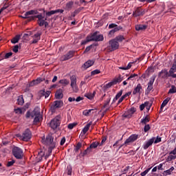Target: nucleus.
<instances>
[{"mask_svg": "<svg viewBox=\"0 0 176 176\" xmlns=\"http://www.w3.org/2000/svg\"><path fill=\"white\" fill-rule=\"evenodd\" d=\"M34 14L37 15L32 16H34ZM21 17H22V19H30V20H35V19H38V24L40 25V27H43V25H45V16L43 15V14H38V10H32L28 11L25 13L23 16Z\"/></svg>", "mask_w": 176, "mask_h": 176, "instance_id": "1", "label": "nucleus"}, {"mask_svg": "<svg viewBox=\"0 0 176 176\" xmlns=\"http://www.w3.org/2000/svg\"><path fill=\"white\" fill-rule=\"evenodd\" d=\"M26 118L34 119V123H38L42 120V114H41V109L36 107L32 111H28L26 113Z\"/></svg>", "mask_w": 176, "mask_h": 176, "instance_id": "2", "label": "nucleus"}, {"mask_svg": "<svg viewBox=\"0 0 176 176\" xmlns=\"http://www.w3.org/2000/svg\"><path fill=\"white\" fill-rule=\"evenodd\" d=\"M45 144L48 147V153L49 155L52 153V151L56 148V140H54V138L53 137V133H49L45 138Z\"/></svg>", "mask_w": 176, "mask_h": 176, "instance_id": "3", "label": "nucleus"}, {"mask_svg": "<svg viewBox=\"0 0 176 176\" xmlns=\"http://www.w3.org/2000/svg\"><path fill=\"white\" fill-rule=\"evenodd\" d=\"M61 124V116H57L54 119H52L50 123V126L53 130H56Z\"/></svg>", "mask_w": 176, "mask_h": 176, "instance_id": "4", "label": "nucleus"}, {"mask_svg": "<svg viewBox=\"0 0 176 176\" xmlns=\"http://www.w3.org/2000/svg\"><path fill=\"white\" fill-rule=\"evenodd\" d=\"M109 46L107 47L108 52H113V50H116L119 49V43L114 38L111 40L109 42Z\"/></svg>", "mask_w": 176, "mask_h": 176, "instance_id": "5", "label": "nucleus"}, {"mask_svg": "<svg viewBox=\"0 0 176 176\" xmlns=\"http://www.w3.org/2000/svg\"><path fill=\"white\" fill-rule=\"evenodd\" d=\"M71 80V87L74 93H78L79 91V88H78V85H76V76H72L70 77Z\"/></svg>", "mask_w": 176, "mask_h": 176, "instance_id": "6", "label": "nucleus"}, {"mask_svg": "<svg viewBox=\"0 0 176 176\" xmlns=\"http://www.w3.org/2000/svg\"><path fill=\"white\" fill-rule=\"evenodd\" d=\"M12 153L16 159H21L23 157V150L19 147H14Z\"/></svg>", "mask_w": 176, "mask_h": 176, "instance_id": "7", "label": "nucleus"}, {"mask_svg": "<svg viewBox=\"0 0 176 176\" xmlns=\"http://www.w3.org/2000/svg\"><path fill=\"white\" fill-rule=\"evenodd\" d=\"M91 41H95V42H100L104 41V36L102 34H98V32H94L91 36H89Z\"/></svg>", "mask_w": 176, "mask_h": 176, "instance_id": "8", "label": "nucleus"}, {"mask_svg": "<svg viewBox=\"0 0 176 176\" xmlns=\"http://www.w3.org/2000/svg\"><path fill=\"white\" fill-rule=\"evenodd\" d=\"M20 138L22 140V141H28L29 140H31V131L30 129H26L22 134V135L20 136Z\"/></svg>", "mask_w": 176, "mask_h": 176, "instance_id": "9", "label": "nucleus"}, {"mask_svg": "<svg viewBox=\"0 0 176 176\" xmlns=\"http://www.w3.org/2000/svg\"><path fill=\"white\" fill-rule=\"evenodd\" d=\"M145 14V10H143L141 8H138L133 12V17H140L141 16H144Z\"/></svg>", "mask_w": 176, "mask_h": 176, "instance_id": "10", "label": "nucleus"}, {"mask_svg": "<svg viewBox=\"0 0 176 176\" xmlns=\"http://www.w3.org/2000/svg\"><path fill=\"white\" fill-rule=\"evenodd\" d=\"M64 105V102L63 100H56L54 102V104L51 107L52 111H54V109H57V108H61Z\"/></svg>", "mask_w": 176, "mask_h": 176, "instance_id": "11", "label": "nucleus"}, {"mask_svg": "<svg viewBox=\"0 0 176 176\" xmlns=\"http://www.w3.org/2000/svg\"><path fill=\"white\" fill-rule=\"evenodd\" d=\"M136 109L134 107L131 108L129 110L125 111V113L123 114L124 118H127L128 119H130L131 116L134 114L135 112Z\"/></svg>", "mask_w": 176, "mask_h": 176, "instance_id": "12", "label": "nucleus"}, {"mask_svg": "<svg viewBox=\"0 0 176 176\" xmlns=\"http://www.w3.org/2000/svg\"><path fill=\"white\" fill-rule=\"evenodd\" d=\"M74 57V51H69L65 55H63L60 60L61 61H67V60H69V58H72Z\"/></svg>", "mask_w": 176, "mask_h": 176, "instance_id": "13", "label": "nucleus"}, {"mask_svg": "<svg viewBox=\"0 0 176 176\" xmlns=\"http://www.w3.org/2000/svg\"><path fill=\"white\" fill-rule=\"evenodd\" d=\"M138 138V135H132L128 139L126 140L125 145H129L131 142H134Z\"/></svg>", "mask_w": 176, "mask_h": 176, "instance_id": "14", "label": "nucleus"}, {"mask_svg": "<svg viewBox=\"0 0 176 176\" xmlns=\"http://www.w3.org/2000/svg\"><path fill=\"white\" fill-rule=\"evenodd\" d=\"M63 13L64 10H52L50 12H45L46 17H50L52 14H56V13Z\"/></svg>", "mask_w": 176, "mask_h": 176, "instance_id": "15", "label": "nucleus"}, {"mask_svg": "<svg viewBox=\"0 0 176 176\" xmlns=\"http://www.w3.org/2000/svg\"><path fill=\"white\" fill-rule=\"evenodd\" d=\"M94 64V60H89L83 64L82 68H84V69H87V68H89V67H91Z\"/></svg>", "mask_w": 176, "mask_h": 176, "instance_id": "16", "label": "nucleus"}, {"mask_svg": "<svg viewBox=\"0 0 176 176\" xmlns=\"http://www.w3.org/2000/svg\"><path fill=\"white\" fill-rule=\"evenodd\" d=\"M41 82H43V80L41 78H38L36 80H33L29 85L30 87L32 86H36V85H39Z\"/></svg>", "mask_w": 176, "mask_h": 176, "instance_id": "17", "label": "nucleus"}, {"mask_svg": "<svg viewBox=\"0 0 176 176\" xmlns=\"http://www.w3.org/2000/svg\"><path fill=\"white\" fill-rule=\"evenodd\" d=\"M63 97H64V95L63 94V89H58L55 94V98H56V100H61Z\"/></svg>", "mask_w": 176, "mask_h": 176, "instance_id": "18", "label": "nucleus"}, {"mask_svg": "<svg viewBox=\"0 0 176 176\" xmlns=\"http://www.w3.org/2000/svg\"><path fill=\"white\" fill-rule=\"evenodd\" d=\"M155 76H153L151 78L150 81L148 82V87H147V90L148 91H151V90H152V89H153V83L155 82Z\"/></svg>", "mask_w": 176, "mask_h": 176, "instance_id": "19", "label": "nucleus"}, {"mask_svg": "<svg viewBox=\"0 0 176 176\" xmlns=\"http://www.w3.org/2000/svg\"><path fill=\"white\" fill-rule=\"evenodd\" d=\"M155 142V138H152L150 139L144 145L143 148L144 149H148V146H151L152 144Z\"/></svg>", "mask_w": 176, "mask_h": 176, "instance_id": "20", "label": "nucleus"}, {"mask_svg": "<svg viewBox=\"0 0 176 176\" xmlns=\"http://www.w3.org/2000/svg\"><path fill=\"white\" fill-rule=\"evenodd\" d=\"M148 28V25H137L135 26L136 31H145Z\"/></svg>", "mask_w": 176, "mask_h": 176, "instance_id": "21", "label": "nucleus"}, {"mask_svg": "<svg viewBox=\"0 0 176 176\" xmlns=\"http://www.w3.org/2000/svg\"><path fill=\"white\" fill-rule=\"evenodd\" d=\"M141 90H142V86L141 85V84H138L137 87L134 89L133 94L135 95L137 93L141 94Z\"/></svg>", "mask_w": 176, "mask_h": 176, "instance_id": "22", "label": "nucleus"}, {"mask_svg": "<svg viewBox=\"0 0 176 176\" xmlns=\"http://www.w3.org/2000/svg\"><path fill=\"white\" fill-rule=\"evenodd\" d=\"M160 76H162V78H167L168 76H170V72H167L166 69H164L162 70L160 73Z\"/></svg>", "mask_w": 176, "mask_h": 176, "instance_id": "23", "label": "nucleus"}, {"mask_svg": "<svg viewBox=\"0 0 176 176\" xmlns=\"http://www.w3.org/2000/svg\"><path fill=\"white\" fill-rule=\"evenodd\" d=\"M174 72H176V60H175L172 67L169 70V75L174 74Z\"/></svg>", "mask_w": 176, "mask_h": 176, "instance_id": "24", "label": "nucleus"}, {"mask_svg": "<svg viewBox=\"0 0 176 176\" xmlns=\"http://www.w3.org/2000/svg\"><path fill=\"white\" fill-rule=\"evenodd\" d=\"M120 30H122V26H118L115 28L113 30H111L109 33V36H111V35H113L115 32H118Z\"/></svg>", "mask_w": 176, "mask_h": 176, "instance_id": "25", "label": "nucleus"}, {"mask_svg": "<svg viewBox=\"0 0 176 176\" xmlns=\"http://www.w3.org/2000/svg\"><path fill=\"white\" fill-rule=\"evenodd\" d=\"M39 36H41V34L37 33L33 36V41L32 43H36L41 38Z\"/></svg>", "mask_w": 176, "mask_h": 176, "instance_id": "26", "label": "nucleus"}, {"mask_svg": "<svg viewBox=\"0 0 176 176\" xmlns=\"http://www.w3.org/2000/svg\"><path fill=\"white\" fill-rule=\"evenodd\" d=\"M122 94H123L122 90L120 91L119 93L117 94L115 98L113 100V102H116V101H118V100H119V98L122 96Z\"/></svg>", "mask_w": 176, "mask_h": 176, "instance_id": "27", "label": "nucleus"}, {"mask_svg": "<svg viewBox=\"0 0 176 176\" xmlns=\"http://www.w3.org/2000/svg\"><path fill=\"white\" fill-rule=\"evenodd\" d=\"M90 126H91V122H90L84 127V129H82L83 134H86V133L89 131V129H90Z\"/></svg>", "mask_w": 176, "mask_h": 176, "instance_id": "28", "label": "nucleus"}, {"mask_svg": "<svg viewBox=\"0 0 176 176\" xmlns=\"http://www.w3.org/2000/svg\"><path fill=\"white\" fill-rule=\"evenodd\" d=\"M20 38H21V35H16L12 39V43H17L20 41Z\"/></svg>", "mask_w": 176, "mask_h": 176, "instance_id": "29", "label": "nucleus"}, {"mask_svg": "<svg viewBox=\"0 0 176 176\" xmlns=\"http://www.w3.org/2000/svg\"><path fill=\"white\" fill-rule=\"evenodd\" d=\"M98 145H100V143L98 142H94L89 146V148H91V149H96V148H97V146H98Z\"/></svg>", "mask_w": 176, "mask_h": 176, "instance_id": "30", "label": "nucleus"}, {"mask_svg": "<svg viewBox=\"0 0 176 176\" xmlns=\"http://www.w3.org/2000/svg\"><path fill=\"white\" fill-rule=\"evenodd\" d=\"M122 80H123V78H122L120 76L117 78H115L113 80V83H114V85H116V83H120V82H122Z\"/></svg>", "mask_w": 176, "mask_h": 176, "instance_id": "31", "label": "nucleus"}, {"mask_svg": "<svg viewBox=\"0 0 176 176\" xmlns=\"http://www.w3.org/2000/svg\"><path fill=\"white\" fill-rule=\"evenodd\" d=\"M117 42H122L124 41V37L122 35L118 36L114 38Z\"/></svg>", "mask_w": 176, "mask_h": 176, "instance_id": "32", "label": "nucleus"}, {"mask_svg": "<svg viewBox=\"0 0 176 176\" xmlns=\"http://www.w3.org/2000/svg\"><path fill=\"white\" fill-rule=\"evenodd\" d=\"M170 100H171V98H167L166 99H165L161 105L162 108H164L166 107V104H168V101H170Z\"/></svg>", "mask_w": 176, "mask_h": 176, "instance_id": "33", "label": "nucleus"}, {"mask_svg": "<svg viewBox=\"0 0 176 176\" xmlns=\"http://www.w3.org/2000/svg\"><path fill=\"white\" fill-rule=\"evenodd\" d=\"M174 93H176V87L172 85L171 89L168 91V94H174Z\"/></svg>", "mask_w": 176, "mask_h": 176, "instance_id": "34", "label": "nucleus"}, {"mask_svg": "<svg viewBox=\"0 0 176 176\" xmlns=\"http://www.w3.org/2000/svg\"><path fill=\"white\" fill-rule=\"evenodd\" d=\"M94 96H96V91H94L93 94L85 95V97H87L89 100H93L94 98Z\"/></svg>", "mask_w": 176, "mask_h": 176, "instance_id": "35", "label": "nucleus"}, {"mask_svg": "<svg viewBox=\"0 0 176 176\" xmlns=\"http://www.w3.org/2000/svg\"><path fill=\"white\" fill-rule=\"evenodd\" d=\"M91 38L90 36H88L86 38V40L83 41L81 43V45H86V43H88V42H91Z\"/></svg>", "mask_w": 176, "mask_h": 176, "instance_id": "36", "label": "nucleus"}, {"mask_svg": "<svg viewBox=\"0 0 176 176\" xmlns=\"http://www.w3.org/2000/svg\"><path fill=\"white\" fill-rule=\"evenodd\" d=\"M131 64H133V63H129L126 67H120L119 68L120 69L124 70L130 69V68H131Z\"/></svg>", "mask_w": 176, "mask_h": 176, "instance_id": "37", "label": "nucleus"}, {"mask_svg": "<svg viewBox=\"0 0 176 176\" xmlns=\"http://www.w3.org/2000/svg\"><path fill=\"white\" fill-rule=\"evenodd\" d=\"M18 104L19 105H23L24 104V99L22 96L18 98Z\"/></svg>", "mask_w": 176, "mask_h": 176, "instance_id": "38", "label": "nucleus"}, {"mask_svg": "<svg viewBox=\"0 0 176 176\" xmlns=\"http://www.w3.org/2000/svg\"><path fill=\"white\" fill-rule=\"evenodd\" d=\"M72 6H74V1H69L66 4L67 9H72Z\"/></svg>", "mask_w": 176, "mask_h": 176, "instance_id": "39", "label": "nucleus"}, {"mask_svg": "<svg viewBox=\"0 0 176 176\" xmlns=\"http://www.w3.org/2000/svg\"><path fill=\"white\" fill-rule=\"evenodd\" d=\"M93 109H89V110H85L82 112V114L85 115V116H89L91 111H93Z\"/></svg>", "mask_w": 176, "mask_h": 176, "instance_id": "40", "label": "nucleus"}, {"mask_svg": "<svg viewBox=\"0 0 176 176\" xmlns=\"http://www.w3.org/2000/svg\"><path fill=\"white\" fill-rule=\"evenodd\" d=\"M91 149L90 148V147H88L83 153H82V156H86V155H89V153L90 152H91Z\"/></svg>", "mask_w": 176, "mask_h": 176, "instance_id": "41", "label": "nucleus"}, {"mask_svg": "<svg viewBox=\"0 0 176 176\" xmlns=\"http://www.w3.org/2000/svg\"><path fill=\"white\" fill-rule=\"evenodd\" d=\"M93 47H94V45H91L87 47L85 50L84 51V53H87L88 52H90V50H91V49H93Z\"/></svg>", "mask_w": 176, "mask_h": 176, "instance_id": "42", "label": "nucleus"}, {"mask_svg": "<svg viewBox=\"0 0 176 176\" xmlns=\"http://www.w3.org/2000/svg\"><path fill=\"white\" fill-rule=\"evenodd\" d=\"M59 83H60L61 85H69V81H68L67 79H65V80H60L59 81Z\"/></svg>", "mask_w": 176, "mask_h": 176, "instance_id": "43", "label": "nucleus"}, {"mask_svg": "<svg viewBox=\"0 0 176 176\" xmlns=\"http://www.w3.org/2000/svg\"><path fill=\"white\" fill-rule=\"evenodd\" d=\"M176 159V156L174 155H169L167 159H166V162H171V160H175Z\"/></svg>", "mask_w": 176, "mask_h": 176, "instance_id": "44", "label": "nucleus"}, {"mask_svg": "<svg viewBox=\"0 0 176 176\" xmlns=\"http://www.w3.org/2000/svg\"><path fill=\"white\" fill-rule=\"evenodd\" d=\"M149 122V118H148V116H146L142 120V123L143 124H146Z\"/></svg>", "mask_w": 176, "mask_h": 176, "instance_id": "45", "label": "nucleus"}, {"mask_svg": "<svg viewBox=\"0 0 176 176\" xmlns=\"http://www.w3.org/2000/svg\"><path fill=\"white\" fill-rule=\"evenodd\" d=\"M151 168H147L146 170H145L144 172H142L140 175H143V176H145L146 175V174H148V173H149V171H151Z\"/></svg>", "mask_w": 176, "mask_h": 176, "instance_id": "46", "label": "nucleus"}, {"mask_svg": "<svg viewBox=\"0 0 176 176\" xmlns=\"http://www.w3.org/2000/svg\"><path fill=\"white\" fill-rule=\"evenodd\" d=\"M154 144H157L159 142H162V138H159V136L156 138H155V140H154Z\"/></svg>", "mask_w": 176, "mask_h": 176, "instance_id": "47", "label": "nucleus"}, {"mask_svg": "<svg viewBox=\"0 0 176 176\" xmlns=\"http://www.w3.org/2000/svg\"><path fill=\"white\" fill-rule=\"evenodd\" d=\"M76 124H78L77 123L69 124L68 129H69V130H72V129H74L75 127V126H76Z\"/></svg>", "mask_w": 176, "mask_h": 176, "instance_id": "48", "label": "nucleus"}, {"mask_svg": "<svg viewBox=\"0 0 176 176\" xmlns=\"http://www.w3.org/2000/svg\"><path fill=\"white\" fill-rule=\"evenodd\" d=\"M80 148H82V143L78 142L75 148L76 152H78V151H79V149H80Z\"/></svg>", "mask_w": 176, "mask_h": 176, "instance_id": "49", "label": "nucleus"}, {"mask_svg": "<svg viewBox=\"0 0 176 176\" xmlns=\"http://www.w3.org/2000/svg\"><path fill=\"white\" fill-rule=\"evenodd\" d=\"M15 113L21 114L23 113V109L20 108L14 109Z\"/></svg>", "mask_w": 176, "mask_h": 176, "instance_id": "50", "label": "nucleus"}, {"mask_svg": "<svg viewBox=\"0 0 176 176\" xmlns=\"http://www.w3.org/2000/svg\"><path fill=\"white\" fill-rule=\"evenodd\" d=\"M145 105H148V102H144V104H142L140 106V111H144V109H145Z\"/></svg>", "mask_w": 176, "mask_h": 176, "instance_id": "51", "label": "nucleus"}, {"mask_svg": "<svg viewBox=\"0 0 176 176\" xmlns=\"http://www.w3.org/2000/svg\"><path fill=\"white\" fill-rule=\"evenodd\" d=\"M113 85H115V84H114L113 82L112 81V82H111L107 84V85H105V88H106V89H109V87L113 86Z\"/></svg>", "mask_w": 176, "mask_h": 176, "instance_id": "52", "label": "nucleus"}, {"mask_svg": "<svg viewBox=\"0 0 176 176\" xmlns=\"http://www.w3.org/2000/svg\"><path fill=\"white\" fill-rule=\"evenodd\" d=\"M15 161L14 160H12L8 162L7 164V166L8 167H11V166H13V164H14Z\"/></svg>", "mask_w": 176, "mask_h": 176, "instance_id": "53", "label": "nucleus"}, {"mask_svg": "<svg viewBox=\"0 0 176 176\" xmlns=\"http://www.w3.org/2000/svg\"><path fill=\"white\" fill-rule=\"evenodd\" d=\"M171 173L172 172L170 171V170L168 169V170L164 171L163 175H170V174H171Z\"/></svg>", "mask_w": 176, "mask_h": 176, "instance_id": "54", "label": "nucleus"}, {"mask_svg": "<svg viewBox=\"0 0 176 176\" xmlns=\"http://www.w3.org/2000/svg\"><path fill=\"white\" fill-rule=\"evenodd\" d=\"M151 130V126L149 124H146L144 126V132L146 133V131H149Z\"/></svg>", "mask_w": 176, "mask_h": 176, "instance_id": "55", "label": "nucleus"}, {"mask_svg": "<svg viewBox=\"0 0 176 176\" xmlns=\"http://www.w3.org/2000/svg\"><path fill=\"white\" fill-rule=\"evenodd\" d=\"M105 141H107V138H103L100 144L99 143L100 146H102V145H104V144L105 143Z\"/></svg>", "mask_w": 176, "mask_h": 176, "instance_id": "56", "label": "nucleus"}, {"mask_svg": "<svg viewBox=\"0 0 176 176\" xmlns=\"http://www.w3.org/2000/svg\"><path fill=\"white\" fill-rule=\"evenodd\" d=\"M151 107H152V103L148 102L147 105H145V107L146 108L147 111H149L151 109Z\"/></svg>", "mask_w": 176, "mask_h": 176, "instance_id": "57", "label": "nucleus"}, {"mask_svg": "<svg viewBox=\"0 0 176 176\" xmlns=\"http://www.w3.org/2000/svg\"><path fill=\"white\" fill-rule=\"evenodd\" d=\"M135 76H138V75L135 74H133L131 75V76L127 78L126 80H130V79H131V80H133V78H135Z\"/></svg>", "mask_w": 176, "mask_h": 176, "instance_id": "58", "label": "nucleus"}, {"mask_svg": "<svg viewBox=\"0 0 176 176\" xmlns=\"http://www.w3.org/2000/svg\"><path fill=\"white\" fill-rule=\"evenodd\" d=\"M12 52H8V53L6 54L4 58H9L12 57Z\"/></svg>", "mask_w": 176, "mask_h": 176, "instance_id": "59", "label": "nucleus"}, {"mask_svg": "<svg viewBox=\"0 0 176 176\" xmlns=\"http://www.w3.org/2000/svg\"><path fill=\"white\" fill-rule=\"evenodd\" d=\"M100 70L96 69L91 72V75H97V74H100Z\"/></svg>", "mask_w": 176, "mask_h": 176, "instance_id": "60", "label": "nucleus"}, {"mask_svg": "<svg viewBox=\"0 0 176 176\" xmlns=\"http://www.w3.org/2000/svg\"><path fill=\"white\" fill-rule=\"evenodd\" d=\"M12 51L14 52V53H17V52H19V45H15L14 47V48L12 49Z\"/></svg>", "mask_w": 176, "mask_h": 176, "instance_id": "61", "label": "nucleus"}, {"mask_svg": "<svg viewBox=\"0 0 176 176\" xmlns=\"http://www.w3.org/2000/svg\"><path fill=\"white\" fill-rule=\"evenodd\" d=\"M118 26V25L115 24V23H111L109 25V28H116Z\"/></svg>", "mask_w": 176, "mask_h": 176, "instance_id": "62", "label": "nucleus"}, {"mask_svg": "<svg viewBox=\"0 0 176 176\" xmlns=\"http://www.w3.org/2000/svg\"><path fill=\"white\" fill-rule=\"evenodd\" d=\"M52 91H47L45 93V98H47V97H49V96H50Z\"/></svg>", "mask_w": 176, "mask_h": 176, "instance_id": "63", "label": "nucleus"}, {"mask_svg": "<svg viewBox=\"0 0 176 176\" xmlns=\"http://www.w3.org/2000/svg\"><path fill=\"white\" fill-rule=\"evenodd\" d=\"M39 96L41 97H43V96H45V89H42L39 91L38 93Z\"/></svg>", "mask_w": 176, "mask_h": 176, "instance_id": "64", "label": "nucleus"}]
</instances>
